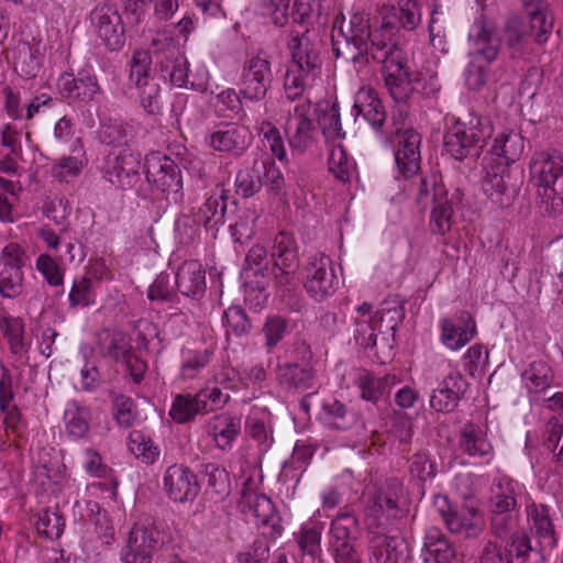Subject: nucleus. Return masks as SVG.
Masks as SVG:
<instances>
[{"label":"nucleus","mask_w":563,"mask_h":563,"mask_svg":"<svg viewBox=\"0 0 563 563\" xmlns=\"http://www.w3.org/2000/svg\"><path fill=\"white\" fill-rule=\"evenodd\" d=\"M332 52L360 76L373 75L379 66L385 86L396 102L407 101L412 92L408 57L395 38L379 34L369 37V13L364 10L343 12L333 20Z\"/></svg>","instance_id":"f257e3e1"},{"label":"nucleus","mask_w":563,"mask_h":563,"mask_svg":"<svg viewBox=\"0 0 563 563\" xmlns=\"http://www.w3.org/2000/svg\"><path fill=\"white\" fill-rule=\"evenodd\" d=\"M288 48L291 60L285 75L284 88L286 97L295 100L320 76L322 59L319 45L306 33L291 35Z\"/></svg>","instance_id":"f03ea898"},{"label":"nucleus","mask_w":563,"mask_h":563,"mask_svg":"<svg viewBox=\"0 0 563 563\" xmlns=\"http://www.w3.org/2000/svg\"><path fill=\"white\" fill-rule=\"evenodd\" d=\"M493 132L489 118L471 112L455 119L448 128L443 136V146L445 152L456 161L476 159Z\"/></svg>","instance_id":"7ed1b4c3"},{"label":"nucleus","mask_w":563,"mask_h":563,"mask_svg":"<svg viewBox=\"0 0 563 563\" xmlns=\"http://www.w3.org/2000/svg\"><path fill=\"white\" fill-rule=\"evenodd\" d=\"M530 173L538 187L540 209L550 217L563 214V155L558 152L536 154Z\"/></svg>","instance_id":"20e7f679"},{"label":"nucleus","mask_w":563,"mask_h":563,"mask_svg":"<svg viewBox=\"0 0 563 563\" xmlns=\"http://www.w3.org/2000/svg\"><path fill=\"white\" fill-rule=\"evenodd\" d=\"M172 538L167 529L150 516L140 518L131 527L121 558L124 563H152L155 553L161 551Z\"/></svg>","instance_id":"39448f33"},{"label":"nucleus","mask_w":563,"mask_h":563,"mask_svg":"<svg viewBox=\"0 0 563 563\" xmlns=\"http://www.w3.org/2000/svg\"><path fill=\"white\" fill-rule=\"evenodd\" d=\"M433 507L446 529L463 539H477L485 530V518L478 507L467 504H452L446 495L437 494Z\"/></svg>","instance_id":"423d86ee"},{"label":"nucleus","mask_w":563,"mask_h":563,"mask_svg":"<svg viewBox=\"0 0 563 563\" xmlns=\"http://www.w3.org/2000/svg\"><path fill=\"white\" fill-rule=\"evenodd\" d=\"M230 395L219 387H206L196 394H178L174 397L169 416L177 423H189L198 415H207L223 408Z\"/></svg>","instance_id":"0eeeda50"},{"label":"nucleus","mask_w":563,"mask_h":563,"mask_svg":"<svg viewBox=\"0 0 563 563\" xmlns=\"http://www.w3.org/2000/svg\"><path fill=\"white\" fill-rule=\"evenodd\" d=\"M479 563H544L543 552L533 547L529 536H518L503 547L487 540L478 556Z\"/></svg>","instance_id":"6e6552de"},{"label":"nucleus","mask_w":563,"mask_h":563,"mask_svg":"<svg viewBox=\"0 0 563 563\" xmlns=\"http://www.w3.org/2000/svg\"><path fill=\"white\" fill-rule=\"evenodd\" d=\"M273 284L276 287L290 286L299 268V251L290 232H278L272 242L271 251Z\"/></svg>","instance_id":"1a4fd4ad"},{"label":"nucleus","mask_w":563,"mask_h":563,"mask_svg":"<svg viewBox=\"0 0 563 563\" xmlns=\"http://www.w3.org/2000/svg\"><path fill=\"white\" fill-rule=\"evenodd\" d=\"M485 170L483 191L498 207H509L518 195L521 170L511 169L503 163L487 166Z\"/></svg>","instance_id":"9d476101"},{"label":"nucleus","mask_w":563,"mask_h":563,"mask_svg":"<svg viewBox=\"0 0 563 563\" xmlns=\"http://www.w3.org/2000/svg\"><path fill=\"white\" fill-rule=\"evenodd\" d=\"M273 71L268 55L260 51L257 55L249 58L242 68L240 78V93L243 99L262 101L272 85Z\"/></svg>","instance_id":"9b49d317"},{"label":"nucleus","mask_w":563,"mask_h":563,"mask_svg":"<svg viewBox=\"0 0 563 563\" xmlns=\"http://www.w3.org/2000/svg\"><path fill=\"white\" fill-rule=\"evenodd\" d=\"M404 493V486L397 478H388L368 495L365 503L367 520L377 528L384 527L391 518H397L399 497Z\"/></svg>","instance_id":"f8f14e48"},{"label":"nucleus","mask_w":563,"mask_h":563,"mask_svg":"<svg viewBox=\"0 0 563 563\" xmlns=\"http://www.w3.org/2000/svg\"><path fill=\"white\" fill-rule=\"evenodd\" d=\"M306 291L316 300L322 301L332 296L339 285L331 258L323 253H316L308 257L306 264Z\"/></svg>","instance_id":"ddd939ff"},{"label":"nucleus","mask_w":563,"mask_h":563,"mask_svg":"<svg viewBox=\"0 0 563 563\" xmlns=\"http://www.w3.org/2000/svg\"><path fill=\"white\" fill-rule=\"evenodd\" d=\"M246 486L247 483L244 484L239 501V508L246 520L258 528L269 529L268 533L272 537L280 534V517L273 501L266 495L257 494L246 488Z\"/></svg>","instance_id":"4468645a"},{"label":"nucleus","mask_w":563,"mask_h":563,"mask_svg":"<svg viewBox=\"0 0 563 563\" xmlns=\"http://www.w3.org/2000/svg\"><path fill=\"white\" fill-rule=\"evenodd\" d=\"M140 154L131 148L112 150L104 158L103 177L120 189H130L139 180Z\"/></svg>","instance_id":"2eb2a0df"},{"label":"nucleus","mask_w":563,"mask_h":563,"mask_svg":"<svg viewBox=\"0 0 563 563\" xmlns=\"http://www.w3.org/2000/svg\"><path fill=\"white\" fill-rule=\"evenodd\" d=\"M316 109L309 100L298 103L289 111L285 134L291 150L302 154L313 143Z\"/></svg>","instance_id":"dca6fc26"},{"label":"nucleus","mask_w":563,"mask_h":563,"mask_svg":"<svg viewBox=\"0 0 563 563\" xmlns=\"http://www.w3.org/2000/svg\"><path fill=\"white\" fill-rule=\"evenodd\" d=\"M144 168L147 181L162 192L177 195L181 190L180 168L167 155L159 152L146 155Z\"/></svg>","instance_id":"f3484780"},{"label":"nucleus","mask_w":563,"mask_h":563,"mask_svg":"<svg viewBox=\"0 0 563 563\" xmlns=\"http://www.w3.org/2000/svg\"><path fill=\"white\" fill-rule=\"evenodd\" d=\"M208 145L218 152L241 156L251 146V130L236 122H220L207 135Z\"/></svg>","instance_id":"a211bd4d"},{"label":"nucleus","mask_w":563,"mask_h":563,"mask_svg":"<svg viewBox=\"0 0 563 563\" xmlns=\"http://www.w3.org/2000/svg\"><path fill=\"white\" fill-rule=\"evenodd\" d=\"M90 21L98 37L109 51H118L124 45L122 19L112 5H97L90 13Z\"/></svg>","instance_id":"6ab92c4d"},{"label":"nucleus","mask_w":563,"mask_h":563,"mask_svg":"<svg viewBox=\"0 0 563 563\" xmlns=\"http://www.w3.org/2000/svg\"><path fill=\"white\" fill-rule=\"evenodd\" d=\"M354 108L357 114L367 121L380 143L389 145L390 132L387 131V113L376 92L373 89L360 91Z\"/></svg>","instance_id":"aec40b11"},{"label":"nucleus","mask_w":563,"mask_h":563,"mask_svg":"<svg viewBox=\"0 0 563 563\" xmlns=\"http://www.w3.org/2000/svg\"><path fill=\"white\" fill-rule=\"evenodd\" d=\"M164 489L175 503L194 500L199 493L196 475L184 465L174 464L164 474Z\"/></svg>","instance_id":"412c9836"},{"label":"nucleus","mask_w":563,"mask_h":563,"mask_svg":"<svg viewBox=\"0 0 563 563\" xmlns=\"http://www.w3.org/2000/svg\"><path fill=\"white\" fill-rule=\"evenodd\" d=\"M276 379L287 391L303 393L314 388L317 371L312 363L286 362L277 365Z\"/></svg>","instance_id":"4be33fe9"},{"label":"nucleus","mask_w":563,"mask_h":563,"mask_svg":"<svg viewBox=\"0 0 563 563\" xmlns=\"http://www.w3.org/2000/svg\"><path fill=\"white\" fill-rule=\"evenodd\" d=\"M58 87L62 95L73 101L89 102L101 93L96 75L87 68L79 70L77 77L71 74L62 75L58 79Z\"/></svg>","instance_id":"5701e85b"},{"label":"nucleus","mask_w":563,"mask_h":563,"mask_svg":"<svg viewBox=\"0 0 563 563\" xmlns=\"http://www.w3.org/2000/svg\"><path fill=\"white\" fill-rule=\"evenodd\" d=\"M441 340L451 350H459L468 343L476 334V322L473 316L461 310L456 313L455 320H441Z\"/></svg>","instance_id":"b1692460"},{"label":"nucleus","mask_w":563,"mask_h":563,"mask_svg":"<svg viewBox=\"0 0 563 563\" xmlns=\"http://www.w3.org/2000/svg\"><path fill=\"white\" fill-rule=\"evenodd\" d=\"M241 430V417L230 412L216 415L211 417L206 424V431L212 439L214 448L221 451H227L232 448Z\"/></svg>","instance_id":"393cba45"},{"label":"nucleus","mask_w":563,"mask_h":563,"mask_svg":"<svg viewBox=\"0 0 563 563\" xmlns=\"http://www.w3.org/2000/svg\"><path fill=\"white\" fill-rule=\"evenodd\" d=\"M467 388V383L459 372L444 377L430 398V406L438 412H451L459 405Z\"/></svg>","instance_id":"a878e982"},{"label":"nucleus","mask_w":563,"mask_h":563,"mask_svg":"<svg viewBox=\"0 0 563 563\" xmlns=\"http://www.w3.org/2000/svg\"><path fill=\"white\" fill-rule=\"evenodd\" d=\"M521 486L507 475H500L492 481L487 499L488 511L519 510Z\"/></svg>","instance_id":"bb28decb"},{"label":"nucleus","mask_w":563,"mask_h":563,"mask_svg":"<svg viewBox=\"0 0 563 563\" xmlns=\"http://www.w3.org/2000/svg\"><path fill=\"white\" fill-rule=\"evenodd\" d=\"M177 290L192 300H200L206 294V271L196 260L185 261L175 275Z\"/></svg>","instance_id":"cd10ccee"},{"label":"nucleus","mask_w":563,"mask_h":563,"mask_svg":"<svg viewBox=\"0 0 563 563\" xmlns=\"http://www.w3.org/2000/svg\"><path fill=\"white\" fill-rule=\"evenodd\" d=\"M399 146L395 153V161L399 172L405 177H411L420 169L421 135L409 128L399 135Z\"/></svg>","instance_id":"c85d7f7f"},{"label":"nucleus","mask_w":563,"mask_h":563,"mask_svg":"<svg viewBox=\"0 0 563 563\" xmlns=\"http://www.w3.org/2000/svg\"><path fill=\"white\" fill-rule=\"evenodd\" d=\"M243 276L245 280L255 277V287L260 290H265L273 283L272 261L265 246L255 244L247 251Z\"/></svg>","instance_id":"c756f323"},{"label":"nucleus","mask_w":563,"mask_h":563,"mask_svg":"<svg viewBox=\"0 0 563 563\" xmlns=\"http://www.w3.org/2000/svg\"><path fill=\"white\" fill-rule=\"evenodd\" d=\"M474 49L471 57L492 64L499 53V38L495 36V29L492 23L481 18L475 22L470 34Z\"/></svg>","instance_id":"7c9ffc66"},{"label":"nucleus","mask_w":563,"mask_h":563,"mask_svg":"<svg viewBox=\"0 0 563 563\" xmlns=\"http://www.w3.org/2000/svg\"><path fill=\"white\" fill-rule=\"evenodd\" d=\"M164 58L159 62L161 71L165 79L178 88H188L189 62L178 47L172 45V38H165Z\"/></svg>","instance_id":"2f4dec72"},{"label":"nucleus","mask_w":563,"mask_h":563,"mask_svg":"<svg viewBox=\"0 0 563 563\" xmlns=\"http://www.w3.org/2000/svg\"><path fill=\"white\" fill-rule=\"evenodd\" d=\"M459 449L471 457H492L494 446L487 432L473 422H466L459 433Z\"/></svg>","instance_id":"473e14b6"},{"label":"nucleus","mask_w":563,"mask_h":563,"mask_svg":"<svg viewBox=\"0 0 563 563\" xmlns=\"http://www.w3.org/2000/svg\"><path fill=\"white\" fill-rule=\"evenodd\" d=\"M527 516L532 521V527L539 538L538 547L553 549L556 547L558 539L554 530V523L551 507L545 504L531 503L527 506Z\"/></svg>","instance_id":"72a5a7b5"},{"label":"nucleus","mask_w":563,"mask_h":563,"mask_svg":"<svg viewBox=\"0 0 563 563\" xmlns=\"http://www.w3.org/2000/svg\"><path fill=\"white\" fill-rule=\"evenodd\" d=\"M407 550L405 540L400 537L376 536L369 540V563H399Z\"/></svg>","instance_id":"f704fd0d"},{"label":"nucleus","mask_w":563,"mask_h":563,"mask_svg":"<svg viewBox=\"0 0 563 563\" xmlns=\"http://www.w3.org/2000/svg\"><path fill=\"white\" fill-rule=\"evenodd\" d=\"M358 521L351 512L339 514L331 522L329 547L331 552L355 548Z\"/></svg>","instance_id":"c9c22d12"},{"label":"nucleus","mask_w":563,"mask_h":563,"mask_svg":"<svg viewBox=\"0 0 563 563\" xmlns=\"http://www.w3.org/2000/svg\"><path fill=\"white\" fill-rule=\"evenodd\" d=\"M525 151V140L520 132L504 129L494 139L489 153L498 158L497 163L506 166L517 162Z\"/></svg>","instance_id":"e433bc0d"},{"label":"nucleus","mask_w":563,"mask_h":563,"mask_svg":"<svg viewBox=\"0 0 563 563\" xmlns=\"http://www.w3.org/2000/svg\"><path fill=\"white\" fill-rule=\"evenodd\" d=\"M399 382L395 374H387L377 377L373 373L363 371L356 378L355 384L361 390L363 400L377 404L385 395H388L391 387Z\"/></svg>","instance_id":"4c0bfd02"},{"label":"nucleus","mask_w":563,"mask_h":563,"mask_svg":"<svg viewBox=\"0 0 563 563\" xmlns=\"http://www.w3.org/2000/svg\"><path fill=\"white\" fill-rule=\"evenodd\" d=\"M228 196L223 189L214 191L199 208L196 218L207 230H212L227 220Z\"/></svg>","instance_id":"58836bf2"},{"label":"nucleus","mask_w":563,"mask_h":563,"mask_svg":"<svg viewBox=\"0 0 563 563\" xmlns=\"http://www.w3.org/2000/svg\"><path fill=\"white\" fill-rule=\"evenodd\" d=\"M320 420L331 429L349 430L357 422V415L336 399L322 404Z\"/></svg>","instance_id":"ea45409f"},{"label":"nucleus","mask_w":563,"mask_h":563,"mask_svg":"<svg viewBox=\"0 0 563 563\" xmlns=\"http://www.w3.org/2000/svg\"><path fill=\"white\" fill-rule=\"evenodd\" d=\"M13 58L15 73L24 79L36 77L42 67L43 55L40 48L29 42H20L15 46Z\"/></svg>","instance_id":"a19ab883"},{"label":"nucleus","mask_w":563,"mask_h":563,"mask_svg":"<svg viewBox=\"0 0 563 563\" xmlns=\"http://www.w3.org/2000/svg\"><path fill=\"white\" fill-rule=\"evenodd\" d=\"M489 512V530L490 533L500 540H514L518 536H528L525 531H518L520 522V509Z\"/></svg>","instance_id":"79ce46f5"},{"label":"nucleus","mask_w":563,"mask_h":563,"mask_svg":"<svg viewBox=\"0 0 563 563\" xmlns=\"http://www.w3.org/2000/svg\"><path fill=\"white\" fill-rule=\"evenodd\" d=\"M424 547L434 559V563H453L456 560L454 543L437 527L427 530Z\"/></svg>","instance_id":"37998d69"},{"label":"nucleus","mask_w":563,"mask_h":563,"mask_svg":"<svg viewBox=\"0 0 563 563\" xmlns=\"http://www.w3.org/2000/svg\"><path fill=\"white\" fill-rule=\"evenodd\" d=\"M264 159H255L250 167L242 168L236 174V194L250 198L257 194L264 185Z\"/></svg>","instance_id":"c03bdc74"},{"label":"nucleus","mask_w":563,"mask_h":563,"mask_svg":"<svg viewBox=\"0 0 563 563\" xmlns=\"http://www.w3.org/2000/svg\"><path fill=\"white\" fill-rule=\"evenodd\" d=\"M527 7L528 24L527 29L530 37H533L538 44L547 42L548 35L551 33L553 22L548 18L545 8L542 2L536 4L529 3V0H522Z\"/></svg>","instance_id":"a18cd8bd"},{"label":"nucleus","mask_w":563,"mask_h":563,"mask_svg":"<svg viewBox=\"0 0 563 563\" xmlns=\"http://www.w3.org/2000/svg\"><path fill=\"white\" fill-rule=\"evenodd\" d=\"M90 411L79 406L76 401H69L64 412L66 434L74 439H84L89 432Z\"/></svg>","instance_id":"49530a36"},{"label":"nucleus","mask_w":563,"mask_h":563,"mask_svg":"<svg viewBox=\"0 0 563 563\" xmlns=\"http://www.w3.org/2000/svg\"><path fill=\"white\" fill-rule=\"evenodd\" d=\"M454 223V210L452 200L449 199L448 194L439 196L432 202V210L430 216V230L440 235L450 232Z\"/></svg>","instance_id":"de8ad7c7"},{"label":"nucleus","mask_w":563,"mask_h":563,"mask_svg":"<svg viewBox=\"0 0 563 563\" xmlns=\"http://www.w3.org/2000/svg\"><path fill=\"white\" fill-rule=\"evenodd\" d=\"M292 330L290 320L279 314L268 316L262 327L265 347L273 351Z\"/></svg>","instance_id":"09e8293b"},{"label":"nucleus","mask_w":563,"mask_h":563,"mask_svg":"<svg viewBox=\"0 0 563 563\" xmlns=\"http://www.w3.org/2000/svg\"><path fill=\"white\" fill-rule=\"evenodd\" d=\"M328 169L333 176L342 181L349 183L356 170L355 161L349 156L343 145H334L328 158Z\"/></svg>","instance_id":"8fccbe9b"},{"label":"nucleus","mask_w":563,"mask_h":563,"mask_svg":"<svg viewBox=\"0 0 563 563\" xmlns=\"http://www.w3.org/2000/svg\"><path fill=\"white\" fill-rule=\"evenodd\" d=\"M314 109L316 113H319L318 124L327 139L334 140L344 137L338 103L325 102L318 104Z\"/></svg>","instance_id":"3c124183"},{"label":"nucleus","mask_w":563,"mask_h":563,"mask_svg":"<svg viewBox=\"0 0 563 563\" xmlns=\"http://www.w3.org/2000/svg\"><path fill=\"white\" fill-rule=\"evenodd\" d=\"M529 37L527 24L520 16L512 15L507 19L503 30V38L514 55L521 53Z\"/></svg>","instance_id":"603ef678"},{"label":"nucleus","mask_w":563,"mask_h":563,"mask_svg":"<svg viewBox=\"0 0 563 563\" xmlns=\"http://www.w3.org/2000/svg\"><path fill=\"white\" fill-rule=\"evenodd\" d=\"M128 445L131 453L145 464H153L159 456V449L141 431L130 432Z\"/></svg>","instance_id":"864d4df0"},{"label":"nucleus","mask_w":563,"mask_h":563,"mask_svg":"<svg viewBox=\"0 0 563 563\" xmlns=\"http://www.w3.org/2000/svg\"><path fill=\"white\" fill-rule=\"evenodd\" d=\"M374 318L380 329L396 333L398 324L405 318L404 306L396 299L385 300L380 303Z\"/></svg>","instance_id":"5fc2aeb1"},{"label":"nucleus","mask_w":563,"mask_h":563,"mask_svg":"<svg viewBox=\"0 0 563 563\" xmlns=\"http://www.w3.org/2000/svg\"><path fill=\"white\" fill-rule=\"evenodd\" d=\"M23 266L0 264V294L5 298H16L23 290Z\"/></svg>","instance_id":"6e6d98bb"},{"label":"nucleus","mask_w":563,"mask_h":563,"mask_svg":"<svg viewBox=\"0 0 563 563\" xmlns=\"http://www.w3.org/2000/svg\"><path fill=\"white\" fill-rule=\"evenodd\" d=\"M36 530L49 540L58 539L65 528V519L58 509H43L37 515Z\"/></svg>","instance_id":"4d7b16f0"},{"label":"nucleus","mask_w":563,"mask_h":563,"mask_svg":"<svg viewBox=\"0 0 563 563\" xmlns=\"http://www.w3.org/2000/svg\"><path fill=\"white\" fill-rule=\"evenodd\" d=\"M214 354L212 347L188 351L180 367V375L184 379H192L209 365Z\"/></svg>","instance_id":"13d9d810"},{"label":"nucleus","mask_w":563,"mask_h":563,"mask_svg":"<svg viewBox=\"0 0 563 563\" xmlns=\"http://www.w3.org/2000/svg\"><path fill=\"white\" fill-rule=\"evenodd\" d=\"M408 463L410 476L416 478L421 485L437 476V464L431 460L428 452L421 451L415 453L408 460Z\"/></svg>","instance_id":"bf43d9fd"},{"label":"nucleus","mask_w":563,"mask_h":563,"mask_svg":"<svg viewBox=\"0 0 563 563\" xmlns=\"http://www.w3.org/2000/svg\"><path fill=\"white\" fill-rule=\"evenodd\" d=\"M152 57L145 49L135 51L130 62V80L139 88L148 84Z\"/></svg>","instance_id":"052dcab7"},{"label":"nucleus","mask_w":563,"mask_h":563,"mask_svg":"<svg viewBox=\"0 0 563 563\" xmlns=\"http://www.w3.org/2000/svg\"><path fill=\"white\" fill-rule=\"evenodd\" d=\"M241 98L242 95L232 88L221 91L217 95V111L224 118L245 117Z\"/></svg>","instance_id":"680f3d73"},{"label":"nucleus","mask_w":563,"mask_h":563,"mask_svg":"<svg viewBox=\"0 0 563 563\" xmlns=\"http://www.w3.org/2000/svg\"><path fill=\"white\" fill-rule=\"evenodd\" d=\"M398 10L395 5H383L380 9V24L378 27L372 29L369 23V37L379 34L383 38H394V35L402 29L401 21L399 20Z\"/></svg>","instance_id":"e2e57ef3"},{"label":"nucleus","mask_w":563,"mask_h":563,"mask_svg":"<svg viewBox=\"0 0 563 563\" xmlns=\"http://www.w3.org/2000/svg\"><path fill=\"white\" fill-rule=\"evenodd\" d=\"M522 379L530 391H542L551 384L550 367L543 362H533L523 372Z\"/></svg>","instance_id":"0e129e2a"},{"label":"nucleus","mask_w":563,"mask_h":563,"mask_svg":"<svg viewBox=\"0 0 563 563\" xmlns=\"http://www.w3.org/2000/svg\"><path fill=\"white\" fill-rule=\"evenodd\" d=\"M92 279L87 276H82L74 280L70 288L68 299L71 308L89 307L96 301V292L92 287Z\"/></svg>","instance_id":"69168bd1"},{"label":"nucleus","mask_w":563,"mask_h":563,"mask_svg":"<svg viewBox=\"0 0 563 563\" xmlns=\"http://www.w3.org/2000/svg\"><path fill=\"white\" fill-rule=\"evenodd\" d=\"M222 321L228 332L236 336H242L250 332L252 324L245 312L240 306H231L223 312Z\"/></svg>","instance_id":"338daca9"},{"label":"nucleus","mask_w":563,"mask_h":563,"mask_svg":"<svg viewBox=\"0 0 563 563\" xmlns=\"http://www.w3.org/2000/svg\"><path fill=\"white\" fill-rule=\"evenodd\" d=\"M108 338L109 343L104 353L115 362H123L133 353L131 339L125 333L115 331L109 333Z\"/></svg>","instance_id":"774afa93"}]
</instances>
